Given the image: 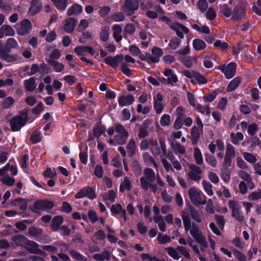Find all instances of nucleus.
Instances as JSON below:
<instances>
[{"instance_id": "nucleus-1", "label": "nucleus", "mask_w": 261, "mask_h": 261, "mask_svg": "<svg viewBox=\"0 0 261 261\" xmlns=\"http://www.w3.org/2000/svg\"><path fill=\"white\" fill-rule=\"evenodd\" d=\"M181 218L185 230L189 231L191 236L198 244L203 247H208V245L205 237L202 234L201 231L195 224H191L189 217L183 211L181 212Z\"/></svg>"}, {"instance_id": "nucleus-2", "label": "nucleus", "mask_w": 261, "mask_h": 261, "mask_svg": "<svg viewBox=\"0 0 261 261\" xmlns=\"http://www.w3.org/2000/svg\"><path fill=\"white\" fill-rule=\"evenodd\" d=\"M28 120V112L27 110H23L19 114L13 117L10 121V126L13 131L19 130L24 126Z\"/></svg>"}, {"instance_id": "nucleus-3", "label": "nucleus", "mask_w": 261, "mask_h": 261, "mask_svg": "<svg viewBox=\"0 0 261 261\" xmlns=\"http://www.w3.org/2000/svg\"><path fill=\"white\" fill-rule=\"evenodd\" d=\"M188 195L191 202L196 206L206 204V197L201 191L198 188L192 187L188 190Z\"/></svg>"}, {"instance_id": "nucleus-4", "label": "nucleus", "mask_w": 261, "mask_h": 261, "mask_svg": "<svg viewBox=\"0 0 261 261\" xmlns=\"http://www.w3.org/2000/svg\"><path fill=\"white\" fill-rule=\"evenodd\" d=\"M165 250L170 257L175 260H178L180 258L179 253L188 259L191 257L189 251L181 246H178L176 248L171 247H167Z\"/></svg>"}, {"instance_id": "nucleus-5", "label": "nucleus", "mask_w": 261, "mask_h": 261, "mask_svg": "<svg viewBox=\"0 0 261 261\" xmlns=\"http://www.w3.org/2000/svg\"><path fill=\"white\" fill-rule=\"evenodd\" d=\"M116 135L114 136L115 140L118 145L125 144L128 137V133L124 126L118 124L115 125Z\"/></svg>"}, {"instance_id": "nucleus-6", "label": "nucleus", "mask_w": 261, "mask_h": 261, "mask_svg": "<svg viewBox=\"0 0 261 261\" xmlns=\"http://www.w3.org/2000/svg\"><path fill=\"white\" fill-rule=\"evenodd\" d=\"M138 8V2L134 0H125L121 7V10L126 16H130L134 14Z\"/></svg>"}, {"instance_id": "nucleus-7", "label": "nucleus", "mask_w": 261, "mask_h": 261, "mask_svg": "<svg viewBox=\"0 0 261 261\" xmlns=\"http://www.w3.org/2000/svg\"><path fill=\"white\" fill-rule=\"evenodd\" d=\"M228 206L231 211V216L239 222L243 221L244 217L241 212V206L239 203L236 200H231L228 201Z\"/></svg>"}, {"instance_id": "nucleus-8", "label": "nucleus", "mask_w": 261, "mask_h": 261, "mask_svg": "<svg viewBox=\"0 0 261 261\" xmlns=\"http://www.w3.org/2000/svg\"><path fill=\"white\" fill-rule=\"evenodd\" d=\"M15 28L19 35L23 36L30 33L32 30V23L31 21L25 19L15 25Z\"/></svg>"}, {"instance_id": "nucleus-9", "label": "nucleus", "mask_w": 261, "mask_h": 261, "mask_svg": "<svg viewBox=\"0 0 261 261\" xmlns=\"http://www.w3.org/2000/svg\"><path fill=\"white\" fill-rule=\"evenodd\" d=\"M9 170V163H7L3 168L0 169V181L8 186L14 185L15 180L14 178L7 175V172Z\"/></svg>"}, {"instance_id": "nucleus-10", "label": "nucleus", "mask_w": 261, "mask_h": 261, "mask_svg": "<svg viewBox=\"0 0 261 261\" xmlns=\"http://www.w3.org/2000/svg\"><path fill=\"white\" fill-rule=\"evenodd\" d=\"M54 206V204L51 201L46 200L36 201L34 203V212L37 213L38 211L50 210Z\"/></svg>"}, {"instance_id": "nucleus-11", "label": "nucleus", "mask_w": 261, "mask_h": 261, "mask_svg": "<svg viewBox=\"0 0 261 261\" xmlns=\"http://www.w3.org/2000/svg\"><path fill=\"white\" fill-rule=\"evenodd\" d=\"M153 109L156 114H160L164 109V105L163 103V96L159 92L155 95L153 96Z\"/></svg>"}, {"instance_id": "nucleus-12", "label": "nucleus", "mask_w": 261, "mask_h": 261, "mask_svg": "<svg viewBox=\"0 0 261 261\" xmlns=\"http://www.w3.org/2000/svg\"><path fill=\"white\" fill-rule=\"evenodd\" d=\"M202 170L200 168L195 165H191L189 167L188 172L189 177L194 181H199L201 179L200 175Z\"/></svg>"}, {"instance_id": "nucleus-13", "label": "nucleus", "mask_w": 261, "mask_h": 261, "mask_svg": "<svg viewBox=\"0 0 261 261\" xmlns=\"http://www.w3.org/2000/svg\"><path fill=\"white\" fill-rule=\"evenodd\" d=\"M224 73L226 78L231 79L233 77L236 72V64L234 63H229L226 66H222L219 68Z\"/></svg>"}, {"instance_id": "nucleus-14", "label": "nucleus", "mask_w": 261, "mask_h": 261, "mask_svg": "<svg viewBox=\"0 0 261 261\" xmlns=\"http://www.w3.org/2000/svg\"><path fill=\"white\" fill-rule=\"evenodd\" d=\"M24 247L31 253L38 254L41 255L45 254V252L44 251L38 248L39 245L37 243L30 241L29 239L28 242L26 243Z\"/></svg>"}, {"instance_id": "nucleus-15", "label": "nucleus", "mask_w": 261, "mask_h": 261, "mask_svg": "<svg viewBox=\"0 0 261 261\" xmlns=\"http://www.w3.org/2000/svg\"><path fill=\"white\" fill-rule=\"evenodd\" d=\"M170 28L180 38H184V33L187 34L189 32V29L187 27L178 22L172 23L170 24Z\"/></svg>"}, {"instance_id": "nucleus-16", "label": "nucleus", "mask_w": 261, "mask_h": 261, "mask_svg": "<svg viewBox=\"0 0 261 261\" xmlns=\"http://www.w3.org/2000/svg\"><path fill=\"white\" fill-rule=\"evenodd\" d=\"M123 56L122 55H117L115 57H108L105 59V62L109 66L114 68H117L119 64L122 62Z\"/></svg>"}, {"instance_id": "nucleus-17", "label": "nucleus", "mask_w": 261, "mask_h": 261, "mask_svg": "<svg viewBox=\"0 0 261 261\" xmlns=\"http://www.w3.org/2000/svg\"><path fill=\"white\" fill-rule=\"evenodd\" d=\"M245 15V10L241 6L238 5L235 6L231 14V19L233 21H240Z\"/></svg>"}, {"instance_id": "nucleus-18", "label": "nucleus", "mask_w": 261, "mask_h": 261, "mask_svg": "<svg viewBox=\"0 0 261 261\" xmlns=\"http://www.w3.org/2000/svg\"><path fill=\"white\" fill-rule=\"evenodd\" d=\"M84 197H88L90 199H93L95 197V194L93 189L87 187L82 189L79 192L76 194L75 198L79 199Z\"/></svg>"}, {"instance_id": "nucleus-19", "label": "nucleus", "mask_w": 261, "mask_h": 261, "mask_svg": "<svg viewBox=\"0 0 261 261\" xmlns=\"http://www.w3.org/2000/svg\"><path fill=\"white\" fill-rule=\"evenodd\" d=\"M134 101V97L130 94L127 96L121 95L118 98V104L119 106L121 107L130 105Z\"/></svg>"}, {"instance_id": "nucleus-20", "label": "nucleus", "mask_w": 261, "mask_h": 261, "mask_svg": "<svg viewBox=\"0 0 261 261\" xmlns=\"http://www.w3.org/2000/svg\"><path fill=\"white\" fill-rule=\"evenodd\" d=\"M140 186L144 191H147L149 188L154 194L158 190V187L156 184H152L149 183L147 181L144 177H141L140 178Z\"/></svg>"}, {"instance_id": "nucleus-21", "label": "nucleus", "mask_w": 261, "mask_h": 261, "mask_svg": "<svg viewBox=\"0 0 261 261\" xmlns=\"http://www.w3.org/2000/svg\"><path fill=\"white\" fill-rule=\"evenodd\" d=\"M151 55L150 54L151 63H157L159 61L161 57L163 55V52L160 48L154 47L151 49Z\"/></svg>"}, {"instance_id": "nucleus-22", "label": "nucleus", "mask_w": 261, "mask_h": 261, "mask_svg": "<svg viewBox=\"0 0 261 261\" xmlns=\"http://www.w3.org/2000/svg\"><path fill=\"white\" fill-rule=\"evenodd\" d=\"M11 240L16 245L24 247L27 242H28V239L21 234L13 236L11 237Z\"/></svg>"}, {"instance_id": "nucleus-23", "label": "nucleus", "mask_w": 261, "mask_h": 261, "mask_svg": "<svg viewBox=\"0 0 261 261\" xmlns=\"http://www.w3.org/2000/svg\"><path fill=\"white\" fill-rule=\"evenodd\" d=\"M74 51L79 56H83L85 55L86 53H88L91 55H93L94 53L91 47L85 46H77L74 48Z\"/></svg>"}, {"instance_id": "nucleus-24", "label": "nucleus", "mask_w": 261, "mask_h": 261, "mask_svg": "<svg viewBox=\"0 0 261 261\" xmlns=\"http://www.w3.org/2000/svg\"><path fill=\"white\" fill-rule=\"evenodd\" d=\"M203 129L194 126L192 127L191 131V141L193 144H197L199 138L200 134L202 133Z\"/></svg>"}, {"instance_id": "nucleus-25", "label": "nucleus", "mask_w": 261, "mask_h": 261, "mask_svg": "<svg viewBox=\"0 0 261 261\" xmlns=\"http://www.w3.org/2000/svg\"><path fill=\"white\" fill-rule=\"evenodd\" d=\"M42 8V5L38 0H32L29 10L30 15L33 16L38 13Z\"/></svg>"}, {"instance_id": "nucleus-26", "label": "nucleus", "mask_w": 261, "mask_h": 261, "mask_svg": "<svg viewBox=\"0 0 261 261\" xmlns=\"http://www.w3.org/2000/svg\"><path fill=\"white\" fill-rule=\"evenodd\" d=\"M113 36L117 42H120L122 39L121 35L122 28L119 24H115L112 28Z\"/></svg>"}, {"instance_id": "nucleus-27", "label": "nucleus", "mask_w": 261, "mask_h": 261, "mask_svg": "<svg viewBox=\"0 0 261 261\" xmlns=\"http://www.w3.org/2000/svg\"><path fill=\"white\" fill-rule=\"evenodd\" d=\"M23 84L25 88L28 91H33L36 88V79L34 77H31L28 80L23 81Z\"/></svg>"}, {"instance_id": "nucleus-28", "label": "nucleus", "mask_w": 261, "mask_h": 261, "mask_svg": "<svg viewBox=\"0 0 261 261\" xmlns=\"http://www.w3.org/2000/svg\"><path fill=\"white\" fill-rule=\"evenodd\" d=\"M75 24L76 21L74 19L72 18H69L66 19L64 24V28L65 31L68 33L72 32L74 29Z\"/></svg>"}, {"instance_id": "nucleus-29", "label": "nucleus", "mask_w": 261, "mask_h": 261, "mask_svg": "<svg viewBox=\"0 0 261 261\" xmlns=\"http://www.w3.org/2000/svg\"><path fill=\"white\" fill-rule=\"evenodd\" d=\"M145 179L149 182H153L156 179L155 173L154 171L149 168H145L143 171Z\"/></svg>"}, {"instance_id": "nucleus-30", "label": "nucleus", "mask_w": 261, "mask_h": 261, "mask_svg": "<svg viewBox=\"0 0 261 261\" xmlns=\"http://www.w3.org/2000/svg\"><path fill=\"white\" fill-rule=\"evenodd\" d=\"M63 222V217L61 216H56L52 220L50 228L53 231H56Z\"/></svg>"}, {"instance_id": "nucleus-31", "label": "nucleus", "mask_w": 261, "mask_h": 261, "mask_svg": "<svg viewBox=\"0 0 261 261\" xmlns=\"http://www.w3.org/2000/svg\"><path fill=\"white\" fill-rule=\"evenodd\" d=\"M164 74L167 77V82L169 84L173 85L177 82V76L172 72L170 69H167L164 72Z\"/></svg>"}, {"instance_id": "nucleus-32", "label": "nucleus", "mask_w": 261, "mask_h": 261, "mask_svg": "<svg viewBox=\"0 0 261 261\" xmlns=\"http://www.w3.org/2000/svg\"><path fill=\"white\" fill-rule=\"evenodd\" d=\"M143 158L144 162L147 166H151L152 165L153 167L158 170V165L155 162V160L148 153L144 152L143 154Z\"/></svg>"}, {"instance_id": "nucleus-33", "label": "nucleus", "mask_w": 261, "mask_h": 261, "mask_svg": "<svg viewBox=\"0 0 261 261\" xmlns=\"http://www.w3.org/2000/svg\"><path fill=\"white\" fill-rule=\"evenodd\" d=\"M11 204L13 206H19L22 210H25L28 207V200L22 198H18L12 200Z\"/></svg>"}, {"instance_id": "nucleus-34", "label": "nucleus", "mask_w": 261, "mask_h": 261, "mask_svg": "<svg viewBox=\"0 0 261 261\" xmlns=\"http://www.w3.org/2000/svg\"><path fill=\"white\" fill-rule=\"evenodd\" d=\"M136 147V143L134 139H130L126 145V150L128 155L133 156L135 154Z\"/></svg>"}, {"instance_id": "nucleus-35", "label": "nucleus", "mask_w": 261, "mask_h": 261, "mask_svg": "<svg viewBox=\"0 0 261 261\" xmlns=\"http://www.w3.org/2000/svg\"><path fill=\"white\" fill-rule=\"evenodd\" d=\"M82 11V7L79 4H74L67 10V14L68 16L75 15L80 14Z\"/></svg>"}, {"instance_id": "nucleus-36", "label": "nucleus", "mask_w": 261, "mask_h": 261, "mask_svg": "<svg viewBox=\"0 0 261 261\" xmlns=\"http://www.w3.org/2000/svg\"><path fill=\"white\" fill-rule=\"evenodd\" d=\"M190 214L192 218L197 222L200 223L202 221V218L198 211L196 210L193 206L190 205L188 208Z\"/></svg>"}, {"instance_id": "nucleus-37", "label": "nucleus", "mask_w": 261, "mask_h": 261, "mask_svg": "<svg viewBox=\"0 0 261 261\" xmlns=\"http://www.w3.org/2000/svg\"><path fill=\"white\" fill-rule=\"evenodd\" d=\"M56 8L61 11L65 10L68 6V0H50Z\"/></svg>"}, {"instance_id": "nucleus-38", "label": "nucleus", "mask_w": 261, "mask_h": 261, "mask_svg": "<svg viewBox=\"0 0 261 261\" xmlns=\"http://www.w3.org/2000/svg\"><path fill=\"white\" fill-rule=\"evenodd\" d=\"M149 143L151 146V151L152 153L156 156H158L160 153V149L158 145V141L156 139L151 138L149 140Z\"/></svg>"}, {"instance_id": "nucleus-39", "label": "nucleus", "mask_w": 261, "mask_h": 261, "mask_svg": "<svg viewBox=\"0 0 261 261\" xmlns=\"http://www.w3.org/2000/svg\"><path fill=\"white\" fill-rule=\"evenodd\" d=\"M171 146L172 150L176 154H184L186 152L185 147L179 142H176L175 143H171Z\"/></svg>"}, {"instance_id": "nucleus-40", "label": "nucleus", "mask_w": 261, "mask_h": 261, "mask_svg": "<svg viewBox=\"0 0 261 261\" xmlns=\"http://www.w3.org/2000/svg\"><path fill=\"white\" fill-rule=\"evenodd\" d=\"M149 123L150 121L149 120H145L142 126L140 128L138 136L140 138H143L148 136V132L147 131V128Z\"/></svg>"}, {"instance_id": "nucleus-41", "label": "nucleus", "mask_w": 261, "mask_h": 261, "mask_svg": "<svg viewBox=\"0 0 261 261\" xmlns=\"http://www.w3.org/2000/svg\"><path fill=\"white\" fill-rule=\"evenodd\" d=\"M241 81V79L239 76L233 79L228 85L226 88V91L227 92H230L235 90L240 85Z\"/></svg>"}, {"instance_id": "nucleus-42", "label": "nucleus", "mask_w": 261, "mask_h": 261, "mask_svg": "<svg viewBox=\"0 0 261 261\" xmlns=\"http://www.w3.org/2000/svg\"><path fill=\"white\" fill-rule=\"evenodd\" d=\"M109 35L110 27L109 26L102 27L99 34V37L101 40L103 42H106L109 38Z\"/></svg>"}, {"instance_id": "nucleus-43", "label": "nucleus", "mask_w": 261, "mask_h": 261, "mask_svg": "<svg viewBox=\"0 0 261 261\" xmlns=\"http://www.w3.org/2000/svg\"><path fill=\"white\" fill-rule=\"evenodd\" d=\"M15 100L11 96H8L4 98L1 102L2 107L4 109H10L14 103Z\"/></svg>"}, {"instance_id": "nucleus-44", "label": "nucleus", "mask_w": 261, "mask_h": 261, "mask_svg": "<svg viewBox=\"0 0 261 261\" xmlns=\"http://www.w3.org/2000/svg\"><path fill=\"white\" fill-rule=\"evenodd\" d=\"M230 138L232 143L236 145H238L239 144L240 141L243 139L244 136L241 132H238L236 134L231 133L230 134Z\"/></svg>"}, {"instance_id": "nucleus-45", "label": "nucleus", "mask_w": 261, "mask_h": 261, "mask_svg": "<svg viewBox=\"0 0 261 261\" xmlns=\"http://www.w3.org/2000/svg\"><path fill=\"white\" fill-rule=\"evenodd\" d=\"M193 48L196 50L204 49L206 46V43L202 40L195 39L193 41Z\"/></svg>"}, {"instance_id": "nucleus-46", "label": "nucleus", "mask_w": 261, "mask_h": 261, "mask_svg": "<svg viewBox=\"0 0 261 261\" xmlns=\"http://www.w3.org/2000/svg\"><path fill=\"white\" fill-rule=\"evenodd\" d=\"M48 62L57 72H61L64 68V65L56 60H49Z\"/></svg>"}, {"instance_id": "nucleus-47", "label": "nucleus", "mask_w": 261, "mask_h": 261, "mask_svg": "<svg viewBox=\"0 0 261 261\" xmlns=\"http://www.w3.org/2000/svg\"><path fill=\"white\" fill-rule=\"evenodd\" d=\"M201 184L205 193L209 196H212L214 194L212 185L205 180H202Z\"/></svg>"}, {"instance_id": "nucleus-48", "label": "nucleus", "mask_w": 261, "mask_h": 261, "mask_svg": "<svg viewBox=\"0 0 261 261\" xmlns=\"http://www.w3.org/2000/svg\"><path fill=\"white\" fill-rule=\"evenodd\" d=\"M93 258L96 260H109L110 258V253L109 252L105 251L101 253L95 254L93 255Z\"/></svg>"}, {"instance_id": "nucleus-49", "label": "nucleus", "mask_w": 261, "mask_h": 261, "mask_svg": "<svg viewBox=\"0 0 261 261\" xmlns=\"http://www.w3.org/2000/svg\"><path fill=\"white\" fill-rule=\"evenodd\" d=\"M102 197L106 201H109L111 202H113L115 200L116 194L113 190H110L108 193L103 194L102 195Z\"/></svg>"}, {"instance_id": "nucleus-50", "label": "nucleus", "mask_w": 261, "mask_h": 261, "mask_svg": "<svg viewBox=\"0 0 261 261\" xmlns=\"http://www.w3.org/2000/svg\"><path fill=\"white\" fill-rule=\"evenodd\" d=\"M193 155L196 164L197 165L202 164L203 163L202 155L200 149L198 147L195 148Z\"/></svg>"}, {"instance_id": "nucleus-51", "label": "nucleus", "mask_w": 261, "mask_h": 261, "mask_svg": "<svg viewBox=\"0 0 261 261\" xmlns=\"http://www.w3.org/2000/svg\"><path fill=\"white\" fill-rule=\"evenodd\" d=\"M2 31H3L4 36H12L15 35L14 30L10 25L4 24L2 25Z\"/></svg>"}, {"instance_id": "nucleus-52", "label": "nucleus", "mask_w": 261, "mask_h": 261, "mask_svg": "<svg viewBox=\"0 0 261 261\" xmlns=\"http://www.w3.org/2000/svg\"><path fill=\"white\" fill-rule=\"evenodd\" d=\"M249 201H255L261 199V189L252 192L247 197Z\"/></svg>"}, {"instance_id": "nucleus-53", "label": "nucleus", "mask_w": 261, "mask_h": 261, "mask_svg": "<svg viewBox=\"0 0 261 261\" xmlns=\"http://www.w3.org/2000/svg\"><path fill=\"white\" fill-rule=\"evenodd\" d=\"M131 188V183L130 180L127 177H125L124 181L120 186L119 189L121 192H124L125 191H129Z\"/></svg>"}, {"instance_id": "nucleus-54", "label": "nucleus", "mask_w": 261, "mask_h": 261, "mask_svg": "<svg viewBox=\"0 0 261 261\" xmlns=\"http://www.w3.org/2000/svg\"><path fill=\"white\" fill-rule=\"evenodd\" d=\"M220 12L225 17H229L232 14V11L227 5H223L219 6Z\"/></svg>"}, {"instance_id": "nucleus-55", "label": "nucleus", "mask_w": 261, "mask_h": 261, "mask_svg": "<svg viewBox=\"0 0 261 261\" xmlns=\"http://www.w3.org/2000/svg\"><path fill=\"white\" fill-rule=\"evenodd\" d=\"M18 46L17 41L13 38H9L7 39L6 43V47L8 50H10L12 48H16Z\"/></svg>"}, {"instance_id": "nucleus-56", "label": "nucleus", "mask_w": 261, "mask_h": 261, "mask_svg": "<svg viewBox=\"0 0 261 261\" xmlns=\"http://www.w3.org/2000/svg\"><path fill=\"white\" fill-rule=\"evenodd\" d=\"M69 253L71 257L74 259L79 261H88L85 257L83 256L76 250H71L69 251Z\"/></svg>"}, {"instance_id": "nucleus-57", "label": "nucleus", "mask_w": 261, "mask_h": 261, "mask_svg": "<svg viewBox=\"0 0 261 261\" xmlns=\"http://www.w3.org/2000/svg\"><path fill=\"white\" fill-rule=\"evenodd\" d=\"M242 154L244 159L249 163L254 164L257 161L255 156L251 153L244 152Z\"/></svg>"}, {"instance_id": "nucleus-58", "label": "nucleus", "mask_w": 261, "mask_h": 261, "mask_svg": "<svg viewBox=\"0 0 261 261\" xmlns=\"http://www.w3.org/2000/svg\"><path fill=\"white\" fill-rule=\"evenodd\" d=\"M1 58L8 62H12L16 60V56L14 55H9L5 51L0 54Z\"/></svg>"}, {"instance_id": "nucleus-59", "label": "nucleus", "mask_w": 261, "mask_h": 261, "mask_svg": "<svg viewBox=\"0 0 261 261\" xmlns=\"http://www.w3.org/2000/svg\"><path fill=\"white\" fill-rule=\"evenodd\" d=\"M124 14L122 12H117L112 15L111 18L115 22L122 21L125 19Z\"/></svg>"}, {"instance_id": "nucleus-60", "label": "nucleus", "mask_w": 261, "mask_h": 261, "mask_svg": "<svg viewBox=\"0 0 261 261\" xmlns=\"http://www.w3.org/2000/svg\"><path fill=\"white\" fill-rule=\"evenodd\" d=\"M225 155L232 158H234L236 156L234 147L230 143L226 144Z\"/></svg>"}, {"instance_id": "nucleus-61", "label": "nucleus", "mask_w": 261, "mask_h": 261, "mask_svg": "<svg viewBox=\"0 0 261 261\" xmlns=\"http://www.w3.org/2000/svg\"><path fill=\"white\" fill-rule=\"evenodd\" d=\"M135 31L136 27L132 23L126 24L123 29L124 33L126 35H132L135 33Z\"/></svg>"}, {"instance_id": "nucleus-62", "label": "nucleus", "mask_w": 261, "mask_h": 261, "mask_svg": "<svg viewBox=\"0 0 261 261\" xmlns=\"http://www.w3.org/2000/svg\"><path fill=\"white\" fill-rule=\"evenodd\" d=\"M196 110L199 113L204 114L206 113V115H209L210 114V108L208 105H206L205 106H202L201 105H195Z\"/></svg>"}, {"instance_id": "nucleus-63", "label": "nucleus", "mask_w": 261, "mask_h": 261, "mask_svg": "<svg viewBox=\"0 0 261 261\" xmlns=\"http://www.w3.org/2000/svg\"><path fill=\"white\" fill-rule=\"evenodd\" d=\"M160 122L161 125L162 126H166L169 125L171 123L170 115L169 114L163 115L161 117Z\"/></svg>"}, {"instance_id": "nucleus-64", "label": "nucleus", "mask_w": 261, "mask_h": 261, "mask_svg": "<svg viewBox=\"0 0 261 261\" xmlns=\"http://www.w3.org/2000/svg\"><path fill=\"white\" fill-rule=\"evenodd\" d=\"M42 230L41 229L33 226L29 228L28 233L31 236L35 237L40 235L42 233Z\"/></svg>"}]
</instances>
